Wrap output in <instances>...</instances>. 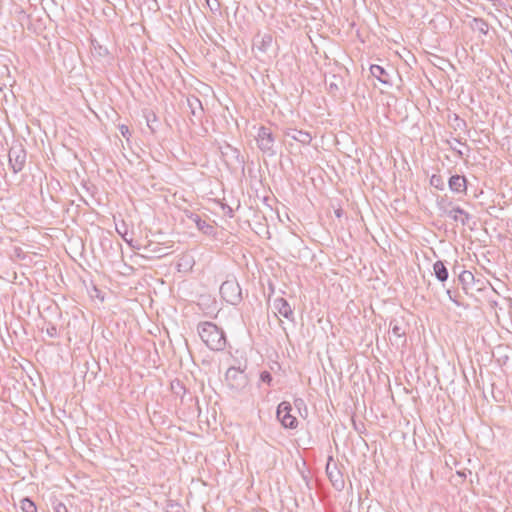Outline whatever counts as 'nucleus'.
Masks as SVG:
<instances>
[{"instance_id": "e433bc0d", "label": "nucleus", "mask_w": 512, "mask_h": 512, "mask_svg": "<svg viewBox=\"0 0 512 512\" xmlns=\"http://www.w3.org/2000/svg\"><path fill=\"white\" fill-rule=\"evenodd\" d=\"M452 150L455 152V154L458 156V157H463V152L461 150H458L456 148H452Z\"/></svg>"}, {"instance_id": "423d86ee", "label": "nucleus", "mask_w": 512, "mask_h": 512, "mask_svg": "<svg viewBox=\"0 0 512 512\" xmlns=\"http://www.w3.org/2000/svg\"><path fill=\"white\" fill-rule=\"evenodd\" d=\"M225 380L230 389L240 391L248 384V378L243 370L230 367L225 374Z\"/></svg>"}, {"instance_id": "c756f323", "label": "nucleus", "mask_w": 512, "mask_h": 512, "mask_svg": "<svg viewBox=\"0 0 512 512\" xmlns=\"http://www.w3.org/2000/svg\"><path fill=\"white\" fill-rule=\"evenodd\" d=\"M46 334L51 338L58 337V330L54 324H49L46 328Z\"/></svg>"}, {"instance_id": "393cba45", "label": "nucleus", "mask_w": 512, "mask_h": 512, "mask_svg": "<svg viewBox=\"0 0 512 512\" xmlns=\"http://www.w3.org/2000/svg\"><path fill=\"white\" fill-rule=\"evenodd\" d=\"M430 185L440 191L445 189V183L441 175L433 174L430 177Z\"/></svg>"}, {"instance_id": "cd10ccee", "label": "nucleus", "mask_w": 512, "mask_h": 512, "mask_svg": "<svg viewBox=\"0 0 512 512\" xmlns=\"http://www.w3.org/2000/svg\"><path fill=\"white\" fill-rule=\"evenodd\" d=\"M146 120H147V125H148L149 129L151 130V132H155L156 128L154 127L153 124L157 121L156 115L154 113H150L149 115L146 116Z\"/></svg>"}, {"instance_id": "9d476101", "label": "nucleus", "mask_w": 512, "mask_h": 512, "mask_svg": "<svg viewBox=\"0 0 512 512\" xmlns=\"http://www.w3.org/2000/svg\"><path fill=\"white\" fill-rule=\"evenodd\" d=\"M273 307L279 315L283 316L290 322L295 323L294 309L285 298H275L273 301Z\"/></svg>"}, {"instance_id": "ea45409f", "label": "nucleus", "mask_w": 512, "mask_h": 512, "mask_svg": "<svg viewBox=\"0 0 512 512\" xmlns=\"http://www.w3.org/2000/svg\"><path fill=\"white\" fill-rule=\"evenodd\" d=\"M453 273H459V270L453 269Z\"/></svg>"}, {"instance_id": "4be33fe9", "label": "nucleus", "mask_w": 512, "mask_h": 512, "mask_svg": "<svg viewBox=\"0 0 512 512\" xmlns=\"http://www.w3.org/2000/svg\"><path fill=\"white\" fill-rule=\"evenodd\" d=\"M474 26L473 28L478 30L481 34L486 35L489 31V25L486 20L482 18H474L473 19Z\"/></svg>"}, {"instance_id": "a211bd4d", "label": "nucleus", "mask_w": 512, "mask_h": 512, "mask_svg": "<svg viewBox=\"0 0 512 512\" xmlns=\"http://www.w3.org/2000/svg\"><path fill=\"white\" fill-rule=\"evenodd\" d=\"M433 274L442 283L448 280L449 272L444 261L438 260L433 264Z\"/></svg>"}, {"instance_id": "6e6552de", "label": "nucleus", "mask_w": 512, "mask_h": 512, "mask_svg": "<svg viewBox=\"0 0 512 512\" xmlns=\"http://www.w3.org/2000/svg\"><path fill=\"white\" fill-rule=\"evenodd\" d=\"M184 215L187 219L191 220L203 234L207 236H214L216 234L215 227L206 220H203L198 214L190 210H184Z\"/></svg>"}, {"instance_id": "1a4fd4ad", "label": "nucleus", "mask_w": 512, "mask_h": 512, "mask_svg": "<svg viewBox=\"0 0 512 512\" xmlns=\"http://www.w3.org/2000/svg\"><path fill=\"white\" fill-rule=\"evenodd\" d=\"M220 151L226 163L230 162L238 165H244L245 159L237 148L226 143L223 147H220Z\"/></svg>"}, {"instance_id": "9b49d317", "label": "nucleus", "mask_w": 512, "mask_h": 512, "mask_svg": "<svg viewBox=\"0 0 512 512\" xmlns=\"http://www.w3.org/2000/svg\"><path fill=\"white\" fill-rule=\"evenodd\" d=\"M326 473L328 475L329 480L332 483V486L337 491H341L344 489L345 481H344L343 475L338 470L336 464H333V466H331L330 463L328 462L326 465Z\"/></svg>"}, {"instance_id": "7ed1b4c3", "label": "nucleus", "mask_w": 512, "mask_h": 512, "mask_svg": "<svg viewBox=\"0 0 512 512\" xmlns=\"http://www.w3.org/2000/svg\"><path fill=\"white\" fill-rule=\"evenodd\" d=\"M451 206L452 202L448 201L445 197H440L437 199V207L441 215H445L454 221H457V214H461V216H463L460 219L461 224L467 225L471 215L459 206L450 208Z\"/></svg>"}, {"instance_id": "c85d7f7f", "label": "nucleus", "mask_w": 512, "mask_h": 512, "mask_svg": "<svg viewBox=\"0 0 512 512\" xmlns=\"http://www.w3.org/2000/svg\"><path fill=\"white\" fill-rule=\"evenodd\" d=\"M260 380L263 382V383H267L268 385H271V382L273 380V377L271 375V373L269 371H262L260 373Z\"/></svg>"}, {"instance_id": "6ab92c4d", "label": "nucleus", "mask_w": 512, "mask_h": 512, "mask_svg": "<svg viewBox=\"0 0 512 512\" xmlns=\"http://www.w3.org/2000/svg\"><path fill=\"white\" fill-rule=\"evenodd\" d=\"M187 105L190 109V114L195 117L201 116L203 107L200 99L197 96L190 95L187 97Z\"/></svg>"}, {"instance_id": "473e14b6", "label": "nucleus", "mask_w": 512, "mask_h": 512, "mask_svg": "<svg viewBox=\"0 0 512 512\" xmlns=\"http://www.w3.org/2000/svg\"><path fill=\"white\" fill-rule=\"evenodd\" d=\"M446 294L453 303H455L457 306H461V303L458 300L457 295L451 289H447Z\"/></svg>"}, {"instance_id": "4c0bfd02", "label": "nucleus", "mask_w": 512, "mask_h": 512, "mask_svg": "<svg viewBox=\"0 0 512 512\" xmlns=\"http://www.w3.org/2000/svg\"><path fill=\"white\" fill-rule=\"evenodd\" d=\"M227 213L229 214L230 217L233 216V210L231 209V207L228 206V210H227Z\"/></svg>"}, {"instance_id": "7c9ffc66", "label": "nucleus", "mask_w": 512, "mask_h": 512, "mask_svg": "<svg viewBox=\"0 0 512 512\" xmlns=\"http://www.w3.org/2000/svg\"><path fill=\"white\" fill-rule=\"evenodd\" d=\"M123 227H124V229H125V231H124V232H122L119 228H116V229H117V232L122 236L123 240H124L126 243H128L131 247L139 249V247H135V246H133V245H132V239H128V238H127V228H126L125 224L123 225Z\"/></svg>"}, {"instance_id": "f257e3e1", "label": "nucleus", "mask_w": 512, "mask_h": 512, "mask_svg": "<svg viewBox=\"0 0 512 512\" xmlns=\"http://www.w3.org/2000/svg\"><path fill=\"white\" fill-rule=\"evenodd\" d=\"M198 334L205 345L213 351H223L227 340L222 328L210 321L200 322L197 326Z\"/></svg>"}, {"instance_id": "aec40b11", "label": "nucleus", "mask_w": 512, "mask_h": 512, "mask_svg": "<svg viewBox=\"0 0 512 512\" xmlns=\"http://www.w3.org/2000/svg\"><path fill=\"white\" fill-rule=\"evenodd\" d=\"M392 334L397 338H402L403 343L406 342V329L399 323L397 319H392L389 323Z\"/></svg>"}, {"instance_id": "f3484780", "label": "nucleus", "mask_w": 512, "mask_h": 512, "mask_svg": "<svg viewBox=\"0 0 512 512\" xmlns=\"http://www.w3.org/2000/svg\"><path fill=\"white\" fill-rule=\"evenodd\" d=\"M370 73L373 77L378 79L381 83L390 85V77L388 72L380 65L373 64L370 66Z\"/></svg>"}, {"instance_id": "ddd939ff", "label": "nucleus", "mask_w": 512, "mask_h": 512, "mask_svg": "<svg viewBox=\"0 0 512 512\" xmlns=\"http://www.w3.org/2000/svg\"><path fill=\"white\" fill-rule=\"evenodd\" d=\"M328 92L334 96H341L344 90V80L340 75L332 74L329 76V79L325 80Z\"/></svg>"}, {"instance_id": "a19ab883", "label": "nucleus", "mask_w": 512, "mask_h": 512, "mask_svg": "<svg viewBox=\"0 0 512 512\" xmlns=\"http://www.w3.org/2000/svg\"><path fill=\"white\" fill-rule=\"evenodd\" d=\"M453 273H459V270L453 269Z\"/></svg>"}, {"instance_id": "20e7f679", "label": "nucleus", "mask_w": 512, "mask_h": 512, "mask_svg": "<svg viewBox=\"0 0 512 512\" xmlns=\"http://www.w3.org/2000/svg\"><path fill=\"white\" fill-rule=\"evenodd\" d=\"M258 148L267 156H275L276 150L274 148L275 138L270 128L261 126L258 129L256 136Z\"/></svg>"}, {"instance_id": "58836bf2", "label": "nucleus", "mask_w": 512, "mask_h": 512, "mask_svg": "<svg viewBox=\"0 0 512 512\" xmlns=\"http://www.w3.org/2000/svg\"><path fill=\"white\" fill-rule=\"evenodd\" d=\"M458 142V144H461V145H466L465 143H462L460 140H456Z\"/></svg>"}, {"instance_id": "2eb2a0df", "label": "nucleus", "mask_w": 512, "mask_h": 512, "mask_svg": "<svg viewBox=\"0 0 512 512\" xmlns=\"http://www.w3.org/2000/svg\"><path fill=\"white\" fill-rule=\"evenodd\" d=\"M493 355L500 365L508 366L512 360V348L507 345H499Z\"/></svg>"}, {"instance_id": "bb28decb", "label": "nucleus", "mask_w": 512, "mask_h": 512, "mask_svg": "<svg viewBox=\"0 0 512 512\" xmlns=\"http://www.w3.org/2000/svg\"><path fill=\"white\" fill-rule=\"evenodd\" d=\"M207 6L212 13H220V2L218 0H206Z\"/></svg>"}, {"instance_id": "0eeeda50", "label": "nucleus", "mask_w": 512, "mask_h": 512, "mask_svg": "<svg viewBox=\"0 0 512 512\" xmlns=\"http://www.w3.org/2000/svg\"><path fill=\"white\" fill-rule=\"evenodd\" d=\"M292 406L288 401H282L276 411V417L281 425L286 429H295L298 425V420L295 416L291 415Z\"/></svg>"}, {"instance_id": "72a5a7b5", "label": "nucleus", "mask_w": 512, "mask_h": 512, "mask_svg": "<svg viewBox=\"0 0 512 512\" xmlns=\"http://www.w3.org/2000/svg\"><path fill=\"white\" fill-rule=\"evenodd\" d=\"M119 130H120V132H121L123 137H128L130 135L129 128L126 125H121L119 127Z\"/></svg>"}, {"instance_id": "dca6fc26", "label": "nucleus", "mask_w": 512, "mask_h": 512, "mask_svg": "<svg viewBox=\"0 0 512 512\" xmlns=\"http://www.w3.org/2000/svg\"><path fill=\"white\" fill-rule=\"evenodd\" d=\"M458 280L466 294H468L469 289L476 283L473 273L468 270H462L458 275ZM477 282H480V280H477Z\"/></svg>"}, {"instance_id": "2f4dec72", "label": "nucleus", "mask_w": 512, "mask_h": 512, "mask_svg": "<svg viewBox=\"0 0 512 512\" xmlns=\"http://www.w3.org/2000/svg\"><path fill=\"white\" fill-rule=\"evenodd\" d=\"M180 510H181L180 504L173 502V501H169L167 503V511L168 512H180Z\"/></svg>"}, {"instance_id": "5701e85b", "label": "nucleus", "mask_w": 512, "mask_h": 512, "mask_svg": "<svg viewBox=\"0 0 512 512\" xmlns=\"http://www.w3.org/2000/svg\"><path fill=\"white\" fill-rule=\"evenodd\" d=\"M20 508L23 512H37L35 503L28 497L21 500Z\"/></svg>"}, {"instance_id": "412c9836", "label": "nucleus", "mask_w": 512, "mask_h": 512, "mask_svg": "<svg viewBox=\"0 0 512 512\" xmlns=\"http://www.w3.org/2000/svg\"><path fill=\"white\" fill-rule=\"evenodd\" d=\"M273 42V37L271 34H264L261 37L260 43L257 45L258 49L264 53H266L271 47Z\"/></svg>"}, {"instance_id": "f03ea898", "label": "nucleus", "mask_w": 512, "mask_h": 512, "mask_svg": "<svg viewBox=\"0 0 512 512\" xmlns=\"http://www.w3.org/2000/svg\"><path fill=\"white\" fill-rule=\"evenodd\" d=\"M220 295L225 302L231 305H237L243 299L241 287L234 277L225 280L221 284Z\"/></svg>"}, {"instance_id": "79ce46f5", "label": "nucleus", "mask_w": 512, "mask_h": 512, "mask_svg": "<svg viewBox=\"0 0 512 512\" xmlns=\"http://www.w3.org/2000/svg\"><path fill=\"white\" fill-rule=\"evenodd\" d=\"M511 227H512V220H511Z\"/></svg>"}, {"instance_id": "a878e982", "label": "nucleus", "mask_w": 512, "mask_h": 512, "mask_svg": "<svg viewBox=\"0 0 512 512\" xmlns=\"http://www.w3.org/2000/svg\"><path fill=\"white\" fill-rule=\"evenodd\" d=\"M171 389L173 391V393L177 396H181L183 397V395L186 393V388L185 386L183 385V383L176 379L174 381L171 382Z\"/></svg>"}, {"instance_id": "4468645a", "label": "nucleus", "mask_w": 512, "mask_h": 512, "mask_svg": "<svg viewBox=\"0 0 512 512\" xmlns=\"http://www.w3.org/2000/svg\"><path fill=\"white\" fill-rule=\"evenodd\" d=\"M284 135L303 145H309L312 141V136L309 132L298 130L296 128H286L284 130Z\"/></svg>"}, {"instance_id": "39448f33", "label": "nucleus", "mask_w": 512, "mask_h": 512, "mask_svg": "<svg viewBox=\"0 0 512 512\" xmlns=\"http://www.w3.org/2000/svg\"><path fill=\"white\" fill-rule=\"evenodd\" d=\"M9 165L16 174L21 172L26 163V150L20 143L13 144L8 153Z\"/></svg>"}, {"instance_id": "b1692460", "label": "nucleus", "mask_w": 512, "mask_h": 512, "mask_svg": "<svg viewBox=\"0 0 512 512\" xmlns=\"http://www.w3.org/2000/svg\"><path fill=\"white\" fill-rule=\"evenodd\" d=\"M92 46H93V50H94V53L101 57V58H104V57H107L109 55V50L107 47L101 45L99 42L93 40L92 41Z\"/></svg>"}, {"instance_id": "c9c22d12", "label": "nucleus", "mask_w": 512, "mask_h": 512, "mask_svg": "<svg viewBox=\"0 0 512 512\" xmlns=\"http://www.w3.org/2000/svg\"><path fill=\"white\" fill-rule=\"evenodd\" d=\"M294 404L296 407L300 408V406L304 404V401L301 398H297L295 399Z\"/></svg>"}, {"instance_id": "f8f14e48", "label": "nucleus", "mask_w": 512, "mask_h": 512, "mask_svg": "<svg viewBox=\"0 0 512 512\" xmlns=\"http://www.w3.org/2000/svg\"><path fill=\"white\" fill-rule=\"evenodd\" d=\"M467 178L464 175L455 174L448 180L449 189L456 194H466L467 192Z\"/></svg>"}, {"instance_id": "f704fd0d", "label": "nucleus", "mask_w": 512, "mask_h": 512, "mask_svg": "<svg viewBox=\"0 0 512 512\" xmlns=\"http://www.w3.org/2000/svg\"><path fill=\"white\" fill-rule=\"evenodd\" d=\"M55 512H67V508L63 503H58L55 507Z\"/></svg>"}]
</instances>
